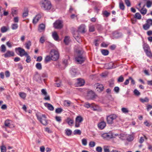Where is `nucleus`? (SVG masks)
I'll use <instances>...</instances> for the list:
<instances>
[{
  "label": "nucleus",
  "mask_w": 152,
  "mask_h": 152,
  "mask_svg": "<svg viewBox=\"0 0 152 152\" xmlns=\"http://www.w3.org/2000/svg\"><path fill=\"white\" fill-rule=\"evenodd\" d=\"M75 51L77 55L75 57L76 61L79 64L83 63L84 61L85 58L82 55L83 51L82 49H75Z\"/></svg>",
  "instance_id": "obj_1"
},
{
  "label": "nucleus",
  "mask_w": 152,
  "mask_h": 152,
  "mask_svg": "<svg viewBox=\"0 0 152 152\" xmlns=\"http://www.w3.org/2000/svg\"><path fill=\"white\" fill-rule=\"evenodd\" d=\"M36 115L38 120L43 125L46 126L48 124V120L45 115Z\"/></svg>",
  "instance_id": "obj_2"
},
{
  "label": "nucleus",
  "mask_w": 152,
  "mask_h": 152,
  "mask_svg": "<svg viewBox=\"0 0 152 152\" xmlns=\"http://www.w3.org/2000/svg\"><path fill=\"white\" fill-rule=\"evenodd\" d=\"M41 7L45 10H49L51 7V3L48 0H44L42 2Z\"/></svg>",
  "instance_id": "obj_3"
},
{
  "label": "nucleus",
  "mask_w": 152,
  "mask_h": 152,
  "mask_svg": "<svg viewBox=\"0 0 152 152\" xmlns=\"http://www.w3.org/2000/svg\"><path fill=\"white\" fill-rule=\"evenodd\" d=\"M84 106L87 108H90L91 109L94 110H98L99 109L98 105L95 104L93 103L91 104L88 102H85L84 104Z\"/></svg>",
  "instance_id": "obj_4"
},
{
  "label": "nucleus",
  "mask_w": 152,
  "mask_h": 152,
  "mask_svg": "<svg viewBox=\"0 0 152 152\" xmlns=\"http://www.w3.org/2000/svg\"><path fill=\"white\" fill-rule=\"evenodd\" d=\"M15 51L17 54L21 57L27 55V53L25 52V50L20 47L16 48Z\"/></svg>",
  "instance_id": "obj_5"
},
{
  "label": "nucleus",
  "mask_w": 152,
  "mask_h": 152,
  "mask_svg": "<svg viewBox=\"0 0 152 152\" xmlns=\"http://www.w3.org/2000/svg\"><path fill=\"white\" fill-rule=\"evenodd\" d=\"M116 115H110L107 117V121L108 124H112L113 123L114 121L117 118Z\"/></svg>",
  "instance_id": "obj_6"
},
{
  "label": "nucleus",
  "mask_w": 152,
  "mask_h": 152,
  "mask_svg": "<svg viewBox=\"0 0 152 152\" xmlns=\"http://www.w3.org/2000/svg\"><path fill=\"white\" fill-rule=\"evenodd\" d=\"M50 54L52 57V60L56 61L57 60V51L55 49H53L50 52Z\"/></svg>",
  "instance_id": "obj_7"
},
{
  "label": "nucleus",
  "mask_w": 152,
  "mask_h": 152,
  "mask_svg": "<svg viewBox=\"0 0 152 152\" xmlns=\"http://www.w3.org/2000/svg\"><path fill=\"white\" fill-rule=\"evenodd\" d=\"M72 34L73 37L78 42L80 43L82 42V39L80 38V36L78 34V31H74L72 33Z\"/></svg>",
  "instance_id": "obj_8"
},
{
  "label": "nucleus",
  "mask_w": 152,
  "mask_h": 152,
  "mask_svg": "<svg viewBox=\"0 0 152 152\" xmlns=\"http://www.w3.org/2000/svg\"><path fill=\"white\" fill-rule=\"evenodd\" d=\"M101 136L103 138L107 140H109L114 137L113 134L112 132L103 133L102 135Z\"/></svg>",
  "instance_id": "obj_9"
},
{
  "label": "nucleus",
  "mask_w": 152,
  "mask_h": 152,
  "mask_svg": "<svg viewBox=\"0 0 152 152\" xmlns=\"http://www.w3.org/2000/svg\"><path fill=\"white\" fill-rule=\"evenodd\" d=\"M83 120V118L81 116H77L75 119V127H78L80 126V123H81Z\"/></svg>",
  "instance_id": "obj_10"
},
{
  "label": "nucleus",
  "mask_w": 152,
  "mask_h": 152,
  "mask_svg": "<svg viewBox=\"0 0 152 152\" xmlns=\"http://www.w3.org/2000/svg\"><path fill=\"white\" fill-rule=\"evenodd\" d=\"M96 94L92 91H88L86 98L88 99H93L95 98Z\"/></svg>",
  "instance_id": "obj_11"
},
{
  "label": "nucleus",
  "mask_w": 152,
  "mask_h": 152,
  "mask_svg": "<svg viewBox=\"0 0 152 152\" xmlns=\"http://www.w3.org/2000/svg\"><path fill=\"white\" fill-rule=\"evenodd\" d=\"M42 16L41 14L39 13L34 17L33 20V23L34 24H36L41 18Z\"/></svg>",
  "instance_id": "obj_12"
},
{
  "label": "nucleus",
  "mask_w": 152,
  "mask_h": 152,
  "mask_svg": "<svg viewBox=\"0 0 152 152\" xmlns=\"http://www.w3.org/2000/svg\"><path fill=\"white\" fill-rule=\"evenodd\" d=\"M95 86L96 87V89L99 92H101L103 91L104 88L102 84L98 83L96 84Z\"/></svg>",
  "instance_id": "obj_13"
},
{
  "label": "nucleus",
  "mask_w": 152,
  "mask_h": 152,
  "mask_svg": "<svg viewBox=\"0 0 152 152\" xmlns=\"http://www.w3.org/2000/svg\"><path fill=\"white\" fill-rule=\"evenodd\" d=\"M106 126V123L104 121H101L98 124V127L100 130H102Z\"/></svg>",
  "instance_id": "obj_14"
},
{
  "label": "nucleus",
  "mask_w": 152,
  "mask_h": 152,
  "mask_svg": "<svg viewBox=\"0 0 152 152\" xmlns=\"http://www.w3.org/2000/svg\"><path fill=\"white\" fill-rule=\"evenodd\" d=\"M85 83L84 80L81 78L78 79L76 84V86H83Z\"/></svg>",
  "instance_id": "obj_15"
},
{
  "label": "nucleus",
  "mask_w": 152,
  "mask_h": 152,
  "mask_svg": "<svg viewBox=\"0 0 152 152\" xmlns=\"http://www.w3.org/2000/svg\"><path fill=\"white\" fill-rule=\"evenodd\" d=\"M14 56V53L12 51L8 50L7 52L4 54V57L5 58H8L11 56Z\"/></svg>",
  "instance_id": "obj_16"
},
{
  "label": "nucleus",
  "mask_w": 152,
  "mask_h": 152,
  "mask_svg": "<svg viewBox=\"0 0 152 152\" xmlns=\"http://www.w3.org/2000/svg\"><path fill=\"white\" fill-rule=\"evenodd\" d=\"M85 27L84 25H81L78 27V31L81 33H85L86 32Z\"/></svg>",
  "instance_id": "obj_17"
},
{
  "label": "nucleus",
  "mask_w": 152,
  "mask_h": 152,
  "mask_svg": "<svg viewBox=\"0 0 152 152\" xmlns=\"http://www.w3.org/2000/svg\"><path fill=\"white\" fill-rule=\"evenodd\" d=\"M34 79L38 83H41L42 81L40 75L38 74H36L34 77Z\"/></svg>",
  "instance_id": "obj_18"
},
{
  "label": "nucleus",
  "mask_w": 152,
  "mask_h": 152,
  "mask_svg": "<svg viewBox=\"0 0 152 152\" xmlns=\"http://www.w3.org/2000/svg\"><path fill=\"white\" fill-rule=\"evenodd\" d=\"M44 104L45 106L48 108V109L51 111L53 110L54 107L51 104L48 103H45Z\"/></svg>",
  "instance_id": "obj_19"
},
{
  "label": "nucleus",
  "mask_w": 152,
  "mask_h": 152,
  "mask_svg": "<svg viewBox=\"0 0 152 152\" xmlns=\"http://www.w3.org/2000/svg\"><path fill=\"white\" fill-rule=\"evenodd\" d=\"M63 26V21L61 20H58V29L62 28Z\"/></svg>",
  "instance_id": "obj_20"
},
{
  "label": "nucleus",
  "mask_w": 152,
  "mask_h": 152,
  "mask_svg": "<svg viewBox=\"0 0 152 152\" xmlns=\"http://www.w3.org/2000/svg\"><path fill=\"white\" fill-rule=\"evenodd\" d=\"M70 73L73 77L77 75V70L75 68L72 69L70 70Z\"/></svg>",
  "instance_id": "obj_21"
},
{
  "label": "nucleus",
  "mask_w": 152,
  "mask_h": 152,
  "mask_svg": "<svg viewBox=\"0 0 152 152\" xmlns=\"http://www.w3.org/2000/svg\"><path fill=\"white\" fill-rule=\"evenodd\" d=\"M45 28V25L43 24H40L38 28V31L40 32H42V31H44Z\"/></svg>",
  "instance_id": "obj_22"
},
{
  "label": "nucleus",
  "mask_w": 152,
  "mask_h": 152,
  "mask_svg": "<svg viewBox=\"0 0 152 152\" xmlns=\"http://www.w3.org/2000/svg\"><path fill=\"white\" fill-rule=\"evenodd\" d=\"M66 121L67 122L68 124L70 126H71L73 124V121L70 118H67L66 120Z\"/></svg>",
  "instance_id": "obj_23"
},
{
  "label": "nucleus",
  "mask_w": 152,
  "mask_h": 152,
  "mask_svg": "<svg viewBox=\"0 0 152 152\" xmlns=\"http://www.w3.org/2000/svg\"><path fill=\"white\" fill-rule=\"evenodd\" d=\"M70 42V37L69 36H66L65 37L64 39V42L66 45L69 44Z\"/></svg>",
  "instance_id": "obj_24"
},
{
  "label": "nucleus",
  "mask_w": 152,
  "mask_h": 152,
  "mask_svg": "<svg viewBox=\"0 0 152 152\" xmlns=\"http://www.w3.org/2000/svg\"><path fill=\"white\" fill-rule=\"evenodd\" d=\"M114 37L116 38H118L121 37L122 36V34L120 33H118L115 32L113 34Z\"/></svg>",
  "instance_id": "obj_25"
},
{
  "label": "nucleus",
  "mask_w": 152,
  "mask_h": 152,
  "mask_svg": "<svg viewBox=\"0 0 152 152\" xmlns=\"http://www.w3.org/2000/svg\"><path fill=\"white\" fill-rule=\"evenodd\" d=\"M66 58L64 59L63 61V64L65 65H66L69 63V61H70L69 57L68 56H66Z\"/></svg>",
  "instance_id": "obj_26"
},
{
  "label": "nucleus",
  "mask_w": 152,
  "mask_h": 152,
  "mask_svg": "<svg viewBox=\"0 0 152 152\" xmlns=\"http://www.w3.org/2000/svg\"><path fill=\"white\" fill-rule=\"evenodd\" d=\"M143 48L145 52L150 50V48L148 44L146 43H144L143 45Z\"/></svg>",
  "instance_id": "obj_27"
},
{
  "label": "nucleus",
  "mask_w": 152,
  "mask_h": 152,
  "mask_svg": "<svg viewBox=\"0 0 152 152\" xmlns=\"http://www.w3.org/2000/svg\"><path fill=\"white\" fill-rule=\"evenodd\" d=\"M72 103L69 100H65L64 102V105L66 107L69 106Z\"/></svg>",
  "instance_id": "obj_28"
},
{
  "label": "nucleus",
  "mask_w": 152,
  "mask_h": 152,
  "mask_svg": "<svg viewBox=\"0 0 152 152\" xmlns=\"http://www.w3.org/2000/svg\"><path fill=\"white\" fill-rule=\"evenodd\" d=\"M51 60H52V57H50L49 55H47L46 56L45 59V63H47L49 62Z\"/></svg>",
  "instance_id": "obj_29"
},
{
  "label": "nucleus",
  "mask_w": 152,
  "mask_h": 152,
  "mask_svg": "<svg viewBox=\"0 0 152 152\" xmlns=\"http://www.w3.org/2000/svg\"><path fill=\"white\" fill-rule=\"evenodd\" d=\"M140 101L142 103L148 102L149 101V99L147 97H145L144 98H141L140 99Z\"/></svg>",
  "instance_id": "obj_30"
},
{
  "label": "nucleus",
  "mask_w": 152,
  "mask_h": 152,
  "mask_svg": "<svg viewBox=\"0 0 152 152\" xmlns=\"http://www.w3.org/2000/svg\"><path fill=\"white\" fill-rule=\"evenodd\" d=\"M144 6L140 10L139 9H138V10H140V13L143 15L145 14L147 12V10L146 9L144 8Z\"/></svg>",
  "instance_id": "obj_31"
},
{
  "label": "nucleus",
  "mask_w": 152,
  "mask_h": 152,
  "mask_svg": "<svg viewBox=\"0 0 152 152\" xmlns=\"http://www.w3.org/2000/svg\"><path fill=\"white\" fill-rule=\"evenodd\" d=\"M65 134L68 136H70L71 135L72 131L69 129H66L65 130Z\"/></svg>",
  "instance_id": "obj_32"
},
{
  "label": "nucleus",
  "mask_w": 152,
  "mask_h": 152,
  "mask_svg": "<svg viewBox=\"0 0 152 152\" xmlns=\"http://www.w3.org/2000/svg\"><path fill=\"white\" fill-rule=\"evenodd\" d=\"M101 53L104 56H107L109 53L108 50L105 49H102L101 50Z\"/></svg>",
  "instance_id": "obj_33"
},
{
  "label": "nucleus",
  "mask_w": 152,
  "mask_h": 152,
  "mask_svg": "<svg viewBox=\"0 0 152 152\" xmlns=\"http://www.w3.org/2000/svg\"><path fill=\"white\" fill-rule=\"evenodd\" d=\"M31 42L30 41L27 42L25 44V47L26 49L28 50L30 49V47L31 45Z\"/></svg>",
  "instance_id": "obj_34"
},
{
  "label": "nucleus",
  "mask_w": 152,
  "mask_h": 152,
  "mask_svg": "<svg viewBox=\"0 0 152 152\" xmlns=\"http://www.w3.org/2000/svg\"><path fill=\"white\" fill-rule=\"evenodd\" d=\"M19 95L20 96L22 99H24L26 97V94L24 92H20L19 93Z\"/></svg>",
  "instance_id": "obj_35"
},
{
  "label": "nucleus",
  "mask_w": 152,
  "mask_h": 152,
  "mask_svg": "<svg viewBox=\"0 0 152 152\" xmlns=\"http://www.w3.org/2000/svg\"><path fill=\"white\" fill-rule=\"evenodd\" d=\"M52 36L55 40L57 41V32L56 31L52 32Z\"/></svg>",
  "instance_id": "obj_36"
},
{
  "label": "nucleus",
  "mask_w": 152,
  "mask_h": 152,
  "mask_svg": "<svg viewBox=\"0 0 152 152\" xmlns=\"http://www.w3.org/2000/svg\"><path fill=\"white\" fill-rule=\"evenodd\" d=\"M102 14L104 17H108L110 14V13L105 10L102 12Z\"/></svg>",
  "instance_id": "obj_37"
},
{
  "label": "nucleus",
  "mask_w": 152,
  "mask_h": 152,
  "mask_svg": "<svg viewBox=\"0 0 152 152\" xmlns=\"http://www.w3.org/2000/svg\"><path fill=\"white\" fill-rule=\"evenodd\" d=\"M147 56L150 58H152V53L150 50L145 52Z\"/></svg>",
  "instance_id": "obj_38"
},
{
  "label": "nucleus",
  "mask_w": 152,
  "mask_h": 152,
  "mask_svg": "<svg viewBox=\"0 0 152 152\" xmlns=\"http://www.w3.org/2000/svg\"><path fill=\"white\" fill-rule=\"evenodd\" d=\"M26 57V61L27 63H30L31 61V58L30 56L27 53V55L25 56Z\"/></svg>",
  "instance_id": "obj_39"
},
{
  "label": "nucleus",
  "mask_w": 152,
  "mask_h": 152,
  "mask_svg": "<svg viewBox=\"0 0 152 152\" xmlns=\"http://www.w3.org/2000/svg\"><path fill=\"white\" fill-rule=\"evenodd\" d=\"M1 52L4 53L6 51V47L4 45H2L1 46Z\"/></svg>",
  "instance_id": "obj_40"
},
{
  "label": "nucleus",
  "mask_w": 152,
  "mask_h": 152,
  "mask_svg": "<svg viewBox=\"0 0 152 152\" xmlns=\"http://www.w3.org/2000/svg\"><path fill=\"white\" fill-rule=\"evenodd\" d=\"M81 132L79 129H75L73 132V133L75 135L78 134L80 135L81 134Z\"/></svg>",
  "instance_id": "obj_41"
},
{
  "label": "nucleus",
  "mask_w": 152,
  "mask_h": 152,
  "mask_svg": "<svg viewBox=\"0 0 152 152\" xmlns=\"http://www.w3.org/2000/svg\"><path fill=\"white\" fill-rule=\"evenodd\" d=\"M36 68L38 70H40L42 69V66L40 63H37L36 65Z\"/></svg>",
  "instance_id": "obj_42"
},
{
  "label": "nucleus",
  "mask_w": 152,
  "mask_h": 152,
  "mask_svg": "<svg viewBox=\"0 0 152 152\" xmlns=\"http://www.w3.org/2000/svg\"><path fill=\"white\" fill-rule=\"evenodd\" d=\"M134 17L140 20L141 18V16L139 13L137 12L135 14Z\"/></svg>",
  "instance_id": "obj_43"
},
{
  "label": "nucleus",
  "mask_w": 152,
  "mask_h": 152,
  "mask_svg": "<svg viewBox=\"0 0 152 152\" xmlns=\"http://www.w3.org/2000/svg\"><path fill=\"white\" fill-rule=\"evenodd\" d=\"M151 26L149 25L146 23L143 25V28L145 30H147L150 28Z\"/></svg>",
  "instance_id": "obj_44"
},
{
  "label": "nucleus",
  "mask_w": 152,
  "mask_h": 152,
  "mask_svg": "<svg viewBox=\"0 0 152 152\" xmlns=\"http://www.w3.org/2000/svg\"><path fill=\"white\" fill-rule=\"evenodd\" d=\"M11 27L12 30H15L18 28V25L17 24L13 23Z\"/></svg>",
  "instance_id": "obj_45"
},
{
  "label": "nucleus",
  "mask_w": 152,
  "mask_h": 152,
  "mask_svg": "<svg viewBox=\"0 0 152 152\" xmlns=\"http://www.w3.org/2000/svg\"><path fill=\"white\" fill-rule=\"evenodd\" d=\"M7 28L5 26H2L1 28V32L2 33H4L6 32L7 30Z\"/></svg>",
  "instance_id": "obj_46"
},
{
  "label": "nucleus",
  "mask_w": 152,
  "mask_h": 152,
  "mask_svg": "<svg viewBox=\"0 0 152 152\" xmlns=\"http://www.w3.org/2000/svg\"><path fill=\"white\" fill-rule=\"evenodd\" d=\"M133 92L134 95L136 96H139L140 94V92L137 89H134Z\"/></svg>",
  "instance_id": "obj_47"
},
{
  "label": "nucleus",
  "mask_w": 152,
  "mask_h": 152,
  "mask_svg": "<svg viewBox=\"0 0 152 152\" xmlns=\"http://www.w3.org/2000/svg\"><path fill=\"white\" fill-rule=\"evenodd\" d=\"M134 137L132 135H129L127 138V140L129 142H131L134 140Z\"/></svg>",
  "instance_id": "obj_48"
},
{
  "label": "nucleus",
  "mask_w": 152,
  "mask_h": 152,
  "mask_svg": "<svg viewBox=\"0 0 152 152\" xmlns=\"http://www.w3.org/2000/svg\"><path fill=\"white\" fill-rule=\"evenodd\" d=\"M119 7L122 10H124V4L122 2H121L119 3Z\"/></svg>",
  "instance_id": "obj_49"
},
{
  "label": "nucleus",
  "mask_w": 152,
  "mask_h": 152,
  "mask_svg": "<svg viewBox=\"0 0 152 152\" xmlns=\"http://www.w3.org/2000/svg\"><path fill=\"white\" fill-rule=\"evenodd\" d=\"M146 6L148 8H149L151 7L152 3L151 1L149 0H148L146 2Z\"/></svg>",
  "instance_id": "obj_50"
},
{
  "label": "nucleus",
  "mask_w": 152,
  "mask_h": 152,
  "mask_svg": "<svg viewBox=\"0 0 152 152\" xmlns=\"http://www.w3.org/2000/svg\"><path fill=\"white\" fill-rule=\"evenodd\" d=\"M121 110L123 113H128L129 112V110L127 108L125 107L122 108H121Z\"/></svg>",
  "instance_id": "obj_51"
},
{
  "label": "nucleus",
  "mask_w": 152,
  "mask_h": 152,
  "mask_svg": "<svg viewBox=\"0 0 152 152\" xmlns=\"http://www.w3.org/2000/svg\"><path fill=\"white\" fill-rule=\"evenodd\" d=\"M146 23L151 26L152 25V19H149L147 20Z\"/></svg>",
  "instance_id": "obj_52"
},
{
  "label": "nucleus",
  "mask_w": 152,
  "mask_h": 152,
  "mask_svg": "<svg viewBox=\"0 0 152 152\" xmlns=\"http://www.w3.org/2000/svg\"><path fill=\"white\" fill-rule=\"evenodd\" d=\"M1 152H6V148L5 146L3 145L1 146Z\"/></svg>",
  "instance_id": "obj_53"
},
{
  "label": "nucleus",
  "mask_w": 152,
  "mask_h": 152,
  "mask_svg": "<svg viewBox=\"0 0 152 152\" xmlns=\"http://www.w3.org/2000/svg\"><path fill=\"white\" fill-rule=\"evenodd\" d=\"M89 146L90 147H93L95 145V143L94 141H90L89 143Z\"/></svg>",
  "instance_id": "obj_54"
},
{
  "label": "nucleus",
  "mask_w": 152,
  "mask_h": 152,
  "mask_svg": "<svg viewBox=\"0 0 152 152\" xmlns=\"http://www.w3.org/2000/svg\"><path fill=\"white\" fill-rule=\"evenodd\" d=\"M10 121L9 120H6L4 122V125L6 126L9 127L10 126Z\"/></svg>",
  "instance_id": "obj_55"
},
{
  "label": "nucleus",
  "mask_w": 152,
  "mask_h": 152,
  "mask_svg": "<svg viewBox=\"0 0 152 152\" xmlns=\"http://www.w3.org/2000/svg\"><path fill=\"white\" fill-rule=\"evenodd\" d=\"M104 152H110V151L108 146H104L103 147Z\"/></svg>",
  "instance_id": "obj_56"
},
{
  "label": "nucleus",
  "mask_w": 152,
  "mask_h": 152,
  "mask_svg": "<svg viewBox=\"0 0 152 152\" xmlns=\"http://www.w3.org/2000/svg\"><path fill=\"white\" fill-rule=\"evenodd\" d=\"M28 11L27 9H26L25 12H24L23 14V18L26 17L28 15Z\"/></svg>",
  "instance_id": "obj_57"
},
{
  "label": "nucleus",
  "mask_w": 152,
  "mask_h": 152,
  "mask_svg": "<svg viewBox=\"0 0 152 152\" xmlns=\"http://www.w3.org/2000/svg\"><path fill=\"white\" fill-rule=\"evenodd\" d=\"M124 80V78L122 76H121L118 79V82H122Z\"/></svg>",
  "instance_id": "obj_58"
},
{
  "label": "nucleus",
  "mask_w": 152,
  "mask_h": 152,
  "mask_svg": "<svg viewBox=\"0 0 152 152\" xmlns=\"http://www.w3.org/2000/svg\"><path fill=\"white\" fill-rule=\"evenodd\" d=\"M82 143L83 145L86 146L87 144V140L86 139L83 138L82 140Z\"/></svg>",
  "instance_id": "obj_59"
},
{
  "label": "nucleus",
  "mask_w": 152,
  "mask_h": 152,
  "mask_svg": "<svg viewBox=\"0 0 152 152\" xmlns=\"http://www.w3.org/2000/svg\"><path fill=\"white\" fill-rule=\"evenodd\" d=\"M125 2L128 7H130L131 6L130 2L129 0H125Z\"/></svg>",
  "instance_id": "obj_60"
},
{
  "label": "nucleus",
  "mask_w": 152,
  "mask_h": 152,
  "mask_svg": "<svg viewBox=\"0 0 152 152\" xmlns=\"http://www.w3.org/2000/svg\"><path fill=\"white\" fill-rule=\"evenodd\" d=\"M94 31V27L93 26H91L89 27V31L90 32H93Z\"/></svg>",
  "instance_id": "obj_61"
},
{
  "label": "nucleus",
  "mask_w": 152,
  "mask_h": 152,
  "mask_svg": "<svg viewBox=\"0 0 152 152\" xmlns=\"http://www.w3.org/2000/svg\"><path fill=\"white\" fill-rule=\"evenodd\" d=\"M114 91L116 93H118L119 92L120 89L119 87L116 86L115 87L114 89Z\"/></svg>",
  "instance_id": "obj_62"
},
{
  "label": "nucleus",
  "mask_w": 152,
  "mask_h": 152,
  "mask_svg": "<svg viewBox=\"0 0 152 152\" xmlns=\"http://www.w3.org/2000/svg\"><path fill=\"white\" fill-rule=\"evenodd\" d=\"M96 150L97 152H102V148L101 147L98 146L96 148Z\"/></svg>",
  "instance_id": "obj_63"
},
{
  "label": "nucleus",
  "mask_w": 152,
  "mask_h": 152,
  "mask_svg": "<svg viewBox=\"0 0 152 152\" xmlns=\"http://www.w3.org/2000/svg\"><path fill=\"white\" fill-rule=\"evenodd\" d=\"M45 41V37L43 36L39 40V42L42 43H43Z\"/></svg>",
  "instance_id": "obj_64"
}]
</instances>
